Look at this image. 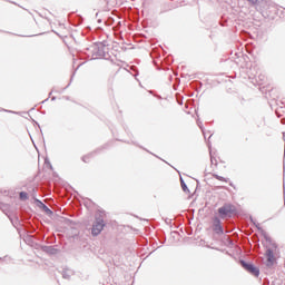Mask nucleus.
<instances>
[{
    "mask_svg": "<svg viewBox=\"0 0 285 285\" xmlns=\"http://www.w3.org/2000/svg\"><path fill=\"white\" fill-rule=\"evenodd\" d=\"M105 215L106 214L104 212L96 214V220L91 228V235H94V237H97V235H100L101 230H104V227L106 226V223L104 222Z\"/></svg>",
    "mask_w": 285,
    "mask_h": 285,
    "instance_id": "f257e3e1",
    "label": "nucleus"
},
{
    "mask_svg": "<svg viewBox=\"0 0 285 285\" xmlns=\"http://www.w3.org/2000/svg\"><path fill=\"white\" fill-rule=\"evenodd\" d=\"M240 264L243 268L247 271V273H250V275H254V277H259V268H257L255 265L248 264L244 261H240Z\"/></svg>",
    "mask_w": 285,
    "mask_h": 285,
    "instance_id": "f03ea898",
    "label": "nucleus"
},
{
    "mask_svg": "<svg viewBox=\"0 0 285 285\" xmlns=\"http://www.w3.org/2000/svg\"><path fill=\"white\" fill-rule=\"evenodd\" d=\"M180 186H181L184 193H190V190H188V186L184 181V178H180Z\"/></svg>",
    "mask_w": 285,
    "mask_h": 285,
    "instance_id": "0eeeda50",
    "label": "nucleus"
},
{
    "mask_svg": "<svg viewBox=\"0 0 285 285\" xmlns=\"http://www.w3.org/2000/svg\"><path fill=\"white\" fill-rule=\"evenodd\" d=\"M266 258H267V266H273V264L275 263V254L273 252V249L268 248L266 249Z\"/></svg>",
    "mask_w": 285,
    "mask_h": 285,
    "instance_id": "423d86ee",
    "label": "nucleus"
},
{
    "mask_svg": "<svg viewBox=\"0 0 285 285\" xmlns=\"http://www.w3.org/2000/svg\"><path fill=\"white\" fill-rule=\"evenodd\" d=\"M43 208H45L46 213H49L50 215H52V210H50V208H48V206L43 205Z\"/></svg>",
    "mask_w": 285,
    "mask_h": 285,
    "instance_id": "9d476101",
    "label": "nucleus"
},
{
    "mask_svg": "<svg viewBox=\"0 0 285 285\" xmlns=\"http://www.w3.org/2000/svg\"><path fill=\"white\" fill-rule=\"evenodd\" d=\"M249 3H252L253 6H255V3H257V0H247Z\"/></svg>",
    "mask_w": 285,
    "mask_h": 285,
    "instance_id": "9b49d317",
    "label": "nucleus"
},
{
    "mask_svg": "<svg viewBox=\"0 0 285 285\" xmlns=\"http://www.w3.org/2000/svg\"><path fill=\"white\" fill-rule=\"evenodd\" d=\"M88 156L82 157V161H87Z\"/></svg>",
    "mask_w": 285,
    "mask_h": 285,
    "instance_id": "f8f14e48",
    "label": "nucleus"
},
{
    "mask_svg": "<svg viewBox=\"0 0 285 285\" xmlns=\"http://www.w3.org/2000/svg\"><path fill=\"white\" fill-rule=\"evenodd\" d=\"M218 214L220 215L222 219H226V217H230V215H233V208L230 205H224L223 207L218 208Z\"/></svg>",
    "mask_w": 285,
    "mask_h": 285,
    "instance_id": "39448f33",
    "label": "nucleus"
},
{
    "mask_svg": "<svg viewBox=\"0 0 285 285\" xmlns=\"http://www.w3.org/2000/svg\"><path fill=\"white\" fill-rule=\"evenodd\" d=\"M91 52H92V59H101V57H105L106 51H104V46L102 45H96L91 47Z\"/></svg>",
    "mask_w": 285,
    "mask_h": 285,
    "instance_id": "7ed1b4c3",
    "label": "nucleus"
},
{
    "mask_svg": "<svg viewBox=\"0 0 285 285\" xmlns=\"http://www.w3.org/2000/svg\"><path fill=\"white\" fill-rule=\"evenodd\" d=\"M20 199H28V193L21 191L20 193Z\"/></svg>",
    "mask_w": 285,
    "mask_h": 285,
    "instance_id": "6e6552de",
    "label": "nucleus"
},
{
    "mask_svg": "<svg viewBox=\"0 0 285 285\" xmlns=\"http://www.w3.org/2000/svg\"><path fill=\"white\" fill-rule=\"evenodd\" d=\"M215 178L218 179V181H226V178H224L219 175H215Z\"/></svg>",
    "mask_w": 285,
    "mask_h": 285,
    "instance_id": "1a4fd4ad",
    "label": "nucleus"
},
{
    "mask_svg": "<svg viewBox=\"0 0 285 285\" xmlns=\"http://www.w3.org/2000/svg\"><path fill=\"white\" fill-rule=\"evenodd\" d=\"M213 230L216 235H224V227L222 226V220L219 217H214L213 219Z\"/></svg>",
    "mask_w": 285,
    "mask_h": 285,
    "instance_id": "20e7f679",
    "label": "nucleus"
},
{
    "mask_svg": "<svg viewBox=\"0 0 285 285\" xmlns=\"http://www.w3.org/2000/svg\"><path fill=\"white\" fill-rule=\"evenodd\" d=\"M62 276L66 278L67 276H66V274H62Z\"/></svg>",
    "mask_w": 285,
    "mask_h": 285,
    "instance_id": "ddd939ff",
    "label": "nucleus"
}]
</instances>
